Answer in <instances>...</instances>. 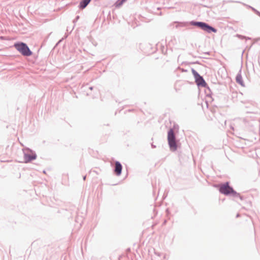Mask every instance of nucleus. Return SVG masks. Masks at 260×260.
<instances>
[{
	"label": "nucleus",
	"instance_id": "f257e3e1",
	"mask_svg": "<svg viewBox=\"0 0 260 260\" xmlns=\"http://www.w3.org/2000/svg\"><path fill=\"white\" fill-rule=\"evenodd\" d=\"M14 46L23 55L30 56L31 55V52L25 44L23 43H15Z\"/></svg>",
	"mask_w": 260,
	"mask_h": 260
},
{
	"label": "nucleus",
	"instance_id": "f03ea898",
	"mask_svg": "<svg viewBox=\"0 0 260 260\" xmlns=\"http://www.w3.org/2000/svg\"><path fill=\"white\" fill-rule=\"evenodd\" d=\"M168 141L171 150L173 151H175L177 149V146L174 132L172 129H170L168 132Z\"/></svg>",
	"mask_w": 260,
	"mask_h": 260
},
{
	"label": "nucleus",
	"instance_id": "7ed1b4c3",
	"mask_svg": "<svg viewBox=\"0 0 260 260\" xmlns=\"http://www.w3.org/2000/svg\"><path fill=\"white\" fill-rule=\"evenodd\" d=\"M219 191L221 193L226 195L232 193L235 196H238V194L236 192H235L233 190V189L229 185L228 183L221 185L219 188Z\"/></svg>",
	"mask_w": 260,
	"mask_h": 260
},
{
	"label": "nucleus",
	"instance_id": "20e7f679",
	"mask_svg": "<svg viewBox=\"0 0 260 260\" xmlns=\"http://www.w3.org/2000/svg\"><path fill=\"white\" fill-rule=\"evenodd\" d=\"M191 72L195 78L197 84L198 86L205 87L207 84L203 77H201L194 69H192Z\"/></svg>",
	"mask_w": 260,
	"mask_h": 260
},
{
	"label": "nucleus",
	"instance_id": "39448f33",
	"mask_svg": "<svg viewBox=\"0 0 260 260\" xmlns=\"http://www.w3.org/2000/svg\"><path fill=\"white\" fill-rule=\"evenodd\" d=\"M193 24L199 26L208 32H210L211 31L216 32L217 31L216 29L204 22H193Z\"/></svg>",
	"mask_w": 260,
	"mask_h": 260
},
{
	"label": "nucleus",
	"instance_id": "423d86ee",
	"mask_svg": "<svg viewBox=\"0 0 260 260\" xmlns=\"http://www.w3.org/2000/svg\"><path fill=\"white\" fill-rule=\"evenodd\" d=\"M122 170V166L120 163L118 161H116L115 162V173L118 176L120 175L121 173Z\"/></svg>",
	"mask_w": 260,
	"mask_h": 260
},
{
	"label": "nucleus",
	"instance_id": "0eeeda50",
	"mask_svg": "<svg viewBox=\"0 0 260 260\" xmlns=\"http://www.w3.org/2000/svg\"><path fill=\"white\" fill-rule=\"evenodd\" d=\"M91 0H82L80 3V7L82 9L85 8L89 3Z\"/></svg>",
	"mask_w": 260,
	"mask_h": 260
},
{
	"label": "nucleus",
	"instance_id": "6e6552de",
	"mask_svg": "<svg viewBox=\"0 0 260 260\" xmlns=\"http://www.w3.org/2000/svg\"><path fill=\"white\" fill-rule=\"evenodd\" d=\"M236 79L237 83H238L241 86H244V85L242 80V77L240 74L237 75Z\"/></svg>",
	"mask_w": 260,
	"mask_h": 260
},
{
	"label": "nucleus",
	"instance_id": "1a4fd4ad",
	"mask_svg": "<svg viewBox=\"0 0 260 260\" xmlns=\"http://www.w3.org/2000/svg\"><path fill=\"white\" fill-rule=\"evenodd\" d=\"M25 157H26V158H27V160H31L32 159H35L36 158V156L35 155L30 156V155H26Z\"/></svg>",
	"mask_w": 260,
	"mask_h": 260
},
{
	"label": "nucleus",
	"instance_id": "9d476101",
	"mask_svg": "<svg viewBox=\"0 0 260 260\" xmlns=\"http://www.w3.org/2000/svg\"><path fill=\"white\" fill-rule=\"evenodd\" d=\"M126 0H118L117 2V5L118 6L121 5L124 2H125Z\"/></svg>",
	"mask_w": 260,
	"mask_h": 260
}]
</instances>
